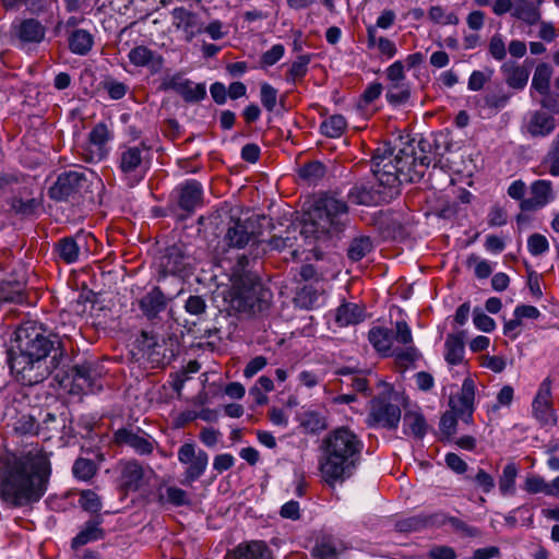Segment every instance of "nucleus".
Listing matches in <instances>:
<instances>
[{"mask_svg":"<svg viewBox=\"0 0 559 559\" xmlns=\"http://www.w3.org/2000/svg\"><path fill=\"white\" fill-rule=\"evenodd\" d=\"M16 350L9 352L8 362L16 381L23 385H35L48 378L63 356L57 335L35 323L27 322L16 331Z\"/></svg>","mask_w":559,"mask_h":559,"instance_id":"obj_1","label":"nucleus"},{"mask_svg":"<svg viewBox=\"0 0 559 559\" xmlns=\"http://www.w3.org/2000/svg\"><path fill=\"white\" fill-rule=\"evenodd\" d=\"M433 159L431 143L424 139L405 143L397 153L389 143H383L373 152L371 170L378 180V187L397 195L399 186L419 181Z\"/></svg>","mask_w":559,"mask_h":559,"instance_id":"obj_2","label":"nucleus"},{"mask_svg":"<svg viewBox=\"0 0 559 559\" xmlns=\"http://www.w3.org/2000/svg\"><path fill=\"white\" fill-rule=\"evenodd\" d=\"M51 468L46 453L31 450L9 459L1 471L0 496L13 507L41 499L47 491Z\"/></svg>","mask_w":559,"mask_h":559,"instance_id":"obj_3","label":"nucleus"},{"mask_svg":"<svg viewBox=\"0 0 559 559\" xmlns=\"http://www.w3.org/2000/svg\"><path fill=\"white\" fill-rule=\"evenodd\" d=\"M362 449L360 438L347 427L330 431L322 440L320 471L324 480L332 485L349 478L359 463Z\"/></svg>","mask_w":559,"mask_h":559,"instance_id":"obj_4","label":"nucleus"},{"mask_svg":"<svg viewBox=\"0 0 559 559\" xmlns=\"http://www.w3.org/2000/svg\"><path fill=\"white\" fill-rule=\"evenodd\" d=\"M248 264L247 255L238 257L231 273L233 285L224 299L235 312L253 314L267 307L269 292L262 288L257 275L247 270Z\"/></svg>","mask_w":559,"mask_h":559,"instance_id":"obj_5","label":"nucleus"},{"mask_svg":"<svg viewBox=\"0 0 559 559\" xmlns=\"http://www.w3.org/2000/svg\"><path fill=\"white\" fill-rule=\"evenodd\" d=\"M348 217L346 202L334 194L320 195L307 213L301 234L321 239L343 230Z\"/></svg>","mask_w":559,"mask_h":559,"instance_id":"obj_6","label":"nucleus"},{"mask_svg":"<svg viewBox=\"0 0 559 559\" xmlns=\"http://www.w3.org/2000/svg\"><path fill=\"white\" fill-rule=\"evenodd\" d=\"M151 163V150L144 142L121 144L117 152V167L127 178L140 181Z\"/></svg>","mask_w":559,"mask_h":559,"instance_id":"obj_7","label":"nucleus"},{"mask_svg":"<svg viewBox=\"0 0 559 559\" xmlns=\"http://www.w3.org/2000/svg\"><path fill=\"white\" fill-rule=\"evenodd\" d=\"M88 187L87 169L80 167L60 174L49 190V195L56 201L75 199Z\"/></svg>","mask_w":559,"mask_h":559,"instance_id":"obj_8","label":"nucleus"},{"mask_svg":"<svg viewBox=\"0 0 559 559\" xmlns=\"http://www.w3.org/2000/svg\"><path fill=\"white\" fill-rule=\"evenodd\" d=\"M177 455L178 461L187 466L181 484L191 486L206 471L209 454L204 450L198 449L194 443L187 442L178 449Z\"/></svg>","mask_w":559,"mask_h":559,"instance_id":"obj_9","label":"nucleus"},{"mask_svg":"<svg viewBox=\"0 0 559 559\" xmlns=\"http://www.w3.org/2000/svg\"><path fill=\"white\" fill-rule=\"evenodd\" d=\"M401 420V409L386 397H376L371 402L367 424L370 427L396 429Z\"/></svg>","mask_w":559,"mask_h":559,"instance_id":"obj_10","label":"nucleus"},{"mask_svg":"<svg viewBox=\"0 0 559 559\" xmlns=\"http://www.w3.org/2000/svg\"><path fill=\"white\" fill-rule=\"evenodd\" d=\"M112 133L104 122L96 123L88 133L87 143L84 146V159L88 163H98L105 159L109 153L108 143Z\"/></svg>","mask_w":559,"mask_h":559,"instance_id":"obj_11","label":"nucleus"},{"mask_svg":"<svg viewBox=\"0 0 559 559\" xmlns=\"http://www.w3.org/2000/svg\"><path fill=\"white\" fill-rule=\"evenodd\" d=\"M72 390L83 394L96 393L103 389L100 371L92 362L76 364L71 368Z\"/></svg>","mask_w":559,"mask_h":559,"instance_id":"obj_12","label":"nucleus"},{"mask_svg":"<svg viewBox=\"0 0 559 559\" xmlns=\"http://www.w3.org/2000/svg\"><path fill=\"white\" fill-rule=\"evenodd\" d=\"M257 240L255 221L252 217L240 219L231 218L224 236L229 248L242 249L249 242Z\"/></svg>","mask_w":559,"mask_h":559,"instance_id":"obj_13","label":"nucleus"},{"mask_svg":"<svg viewBox=\"0 0 559 559\" xmlns=\"http://www.w3.org/2000/svg\"><path fill=\"white\" fill-rule=\"evenodd\" d=\"M11 33L21 47H26L44 41L47 27L37 19L27 17L13 23Z\"/></svg>","mask_w":559,"mask_h":559,"instance_id":"obj_14","label":"nucleus"},{"mask_svg":"<svg viewBox=\"0 0 559 559\" xmlns=\"http://www.w3.org/2000/svg\"><path fill=\"white\" fill-rule=\"evenodd\" d=\"M475 390V382L471 378H466L460 393L450 396L449 400L450 411L465 423H471L473 419Z\"/></svg>","mask_w":559,"mask_h":559,"instance_id":"obj_15","label":"nucleus"},{"mask_svg":"<svg viewBox=\"0 0 559 559\" xmlns=\"http://www.w3.org/2000/svg\"><path fill=\"white\" fill-rule=\"evenodd\" d=\"M534 417L543 425H557V415L551 406V382L545 379L532 403Z\"/></svg>","mask_w":559,"mask_h":559,"instance_id":"obj_16","label":"nucleus"},{"mask_svg":"<svg viewBox=\"0 0 559 559\" xmlns=\"http://www.w3.org/2000/svg\"><path fill=\"white\" fill-rule=\"evenodd\" d=\"M395 195L388 189L379 187L376 189L374 186L368 183L355 185L348 192V199L352 203L358 205H372L380 202H389Z\"/></svg>","mask_w":559,"mask_h":559,"instance_id":"obj_17","label":"nucleus"},{"mask_svg":"<svg viewBox=\"0 0 559 559\" xmlns=\"http://www.w3.org/2000/svg\"><path fill=\"white\" fill-rule=\"evenodd\" d=\"M531 197L520 202L523 212H533L546 206L555 199L552 182L550 180H535L531 187Z\"/></svg>","mask_w":559,"mask_h":559,"instance_id":"obj_18","label":"nucleus"},{"mask_svg":"<svg viewBox=\"0 0 559 559\" xmlns=\"http://www.w3.org/2000/svg\"><path fill=\"white\" fill-rule=\"evenodd\" d=\"M173 25L183 32L187 41H191L198 34L203 32V25L199 15L183 7L171 11Z\"/></svg>","mask_w":559,"mask_h":559,"instance_id":"obj_19","label":"nucleus"},{"mask_svg":"<svg viewBox=\"0 0 559 559\" xmlns=\"http://www.w3.org/2000/svg\"><path fill=\"white\" fill-rule=\"evenodd\" d=\"M128 58L133 66L147 68L152 73L159 72L164 64L162 55L144 45L133 47L129 51Z\"/></svg>","mask_w":559,"mask_h":559,"instance_id":"obj_20","label":"nucleus"},{"mask_svg":"<svg viewBox=\"0 0 559 559\" xmlns=\"http://www.w3.org/2000/svg\"><path fill=\"white\" fill-rule=\"evenodd\" d=\"M178 205L181 210L192 213L202 205L203 189L197 180H187L178 188Z\"/></svg>","mask_w":559,"mask_h":559,"instance_id":"obj_21","label":"nucleus"},{"mask_svg":"<svg viewBox=\"0 0 559 559\" xmlns=\"http://www.w3.org/2000/svg\"><path fill=\"white\" fill-rule=\"evenodd\" d=\"M115 442L119 445L126 444L132 448L138 454L146 455L153 451V442L144 435L134 432L131 429L120 428L114 435Z\"/></svg>","mask_w":559,"mask_h":559,"instance_id":"obj_22","label":"nucleus"},{"mask_svg":"<svg viewBox=\"0 0 559 559\" xmlns=\"http://www.w3.org/2000/svg\"><path fill=\"white\" fill-rule=\"evenodd\" d=\"M556 126V119L551 115L535 110L531 114L526 130L533 138H545L555 131Z\"/></svg>","mask_w":559,"mask_h":559,"instance_id":"obj_23","label":"nucleus"},{"mask_svg":"<svg viewBox=\"0 0 559 559\" xmlns=\"http://www.w3.org/2000/svg\"><path fill=\"white\" fill-rule=\"evenodd\" d=\"M428 430L426 418L419 408L408 409L403 416V432L408 437L423 439Z\"/></svg>","mask_w":559,"mask_h":559,"instance_id":"obj_24","label":"nucleus"},{"mask_svg":"<svg viewBox=\"0 0 559 559\" xmlns=\"http://www.w3.org/2000/svg\"><path fill=\"white\" fill-rule=\"evenodd\" d=\"M501 73L508 86L514 90H523L530 78V70L514 61L504 62L501 66Z\"/></svg>","mask_w":559,"mask_h":559,"instance_id":"obj_25","label":"nucleus"},{"mask_svg":"<svg viewBox=\"0 0 559 559\" xmlns=\"http://www.w3.org/2000/svg\"><path fill=\"white\" fill-rule=\"evenodd\" d=\"M139 307L148 319H155L166 307V300L159 287H154L139 299Z\"/></svg>","mask_w":559,"mask_h":559,"instance_id":"obj_26","label":"nucleus"},{"mask_svg":"<svg viewBox=\"0 0 559 559\" xmlns=\"http://www.w3.org/2000/svg\"><path fill=\"white\" fill-rule=\"evenodd\" d=\"M444 348V359L449 365L462 364L465 353L463 333L449 334L445 338Z\"/></svg>","mask_w":559,"mask_h":559,"instance_id":"obj_27","label":"nucleus"},{"mask_svg":"<svg viewBox=\"0 0 559 559\" xmlns=\"http://www.w3.org/2000/svg\"><path fill=\"white\" fill-rule=\"evenodd\" d=\"M105 537V531L100 526V521H87L81 531L71 542V547L78 549L91 542H96Z\"/></svg>","mask_w":559,"mask_h":559,"instance_id":"obj_28","label":"nucleus"},{"mask_svg":"<svg viewBox=\"0 0 559 559\" xmlns=\"http://www.w3.org/2000/svg\"><path fill=\"white\" fill-rule=\"evenodd\" d=\"M156 501L160 506L166 503L175 507L190 504V499L187 491L176 486L160 485L156 491Z\"/></svg>","mask_w":559,"mask_h":559,"instance_id":"obj_29","label":"nucleus"},{"mask_svg":"<svg viewBox=\"0 0 559 559\" xmlns=\"http://www.w3.org/2000/svg\"><path fill=\"white\" fill-rule=\"evenodd\" d=\"M543 0H515L513 16L530 24H536L540 19L539 5Z\"/></svg>","mask_w":559,"mask_h":559,"instance_id":"obj_30","label":"nucleus"},{"mask_svg":"<svg viewBox=\"0 0 559 559\" xmlns=\"http://www.w3.org/2000/svg\"><path fill=\"white\" fill-rule=\"evenodd\" d=\"M366 318L365 309L354 302H346L336 309L335 321L340 326L358 324Z\"/></svg>","mask_w":559,"mask_h":559,"instance_id":"obj_31","label":"nucleus"},{"mask_svg":"<svg viewBox=\"0 0 559 559\" xmlns=\"http://www.w3.org/2000/svg\"><path fill=\"white\" fill-rule=\"evenodd\" d=\"M144 476L143 467L136 461H128L121 467V484L128 490H138Z\"/></svg>","mask_w":559,"mask_h":559,"instance_id":"obj_32","label":"nucleus"},{"mask_svg":"<svg viewBox=\"0 0 559 559\" xmlns=\"http://www.w3.org/2000/svg\"><path fill=\"white\" fill-rule=\"evenodd\" d=\"M235 559H272L269 547L263 542L241 544L235 549Z\"/></svg>","mask_w":559,"mask_h":559,"instance_id":"obj_33","label":"nucleus"},{"mask_svg":"<svg viewBox=\"0 0 559 559\" xmlns=\"http://www.w3.org/2000/svg\"><path fill=\"white\" fill-rule=\"evenodd\" d=\"M163 265L167 272L173 274H180L186 271L189 263L188 258L185 255L181 248L178 246H173L167 249Z\"/></svg>","mask_w":559,"mask_h":559,"instance_id":"obj_34","label":"nucleus"},{"mask_svg":"<svg viewBox=\"0 0 559 559\" xmlns=\"http://www.w3.org/2000/svg\"><path fill=\"white\" fill-rule=\"evenodd\" d=\"M368 340L372 347L383 356H389L392 350L391 332L382 326H374L368 332Z\"/></svg>","mask_w":559,"mask_h":559,"instance_id":"obj_35","label":"nucleus"},{"mask_svg":"<svg viewBox=\"0 0 559 559\" xmlns=\"http://www.w3.org/2000/svg\"><path fill=\"white\" fill-rule=\"evenodd\" d=\"M440 514H418L407 518L397 523V528L401 532H416L425 527H430L439 524Z\"/></svg>","mask_w":559,"mask_h":559,"instance_id":"obj_36","label":"nucleus"},{"mask_svg":"<svg viewBox=\"0 0 559 559\" xmlns=\"http://www.w3.org/2000/svg\"><path fill=\"white\" fill-rule=\"evenodd\" d=\"M311 59V53L298 55L297 58L289 64V68L285 74L286 82L292 84L301 82L308 73V66Z\"/></svg>","mask_w":559,"mask_h":559,"instance_id":"obj_37","label":"nucleus"},{"mask_svg":"<svg viewBox=\"0 0 559 559\" xmlns=\"http://www.w3.org/2000/svg\"><path fill=\"white\" fill-rule=\"evenodd\" d=\"M93 44L94 39L92 34L85 29H75L69 37V48L75 55H87Z\"/></svg>","mask_w":559,"mask_h":559,"instance_id":"obj_38","label":"nucleus"},{"mask_svg":"<svg viewBox=\"0 0 559 559\" xmlns=\"http://www.w3.org/2000/svg\"><path fill=\"white\" fill-rule=\"evenodd\" d=\"M551 76L552 68L548 63H539L534 71L531 88L538 94H547Z\"/></svg>","mask_w":559,"mask_h":559,"instance_id":"obj_39","label":"nucleus"},{"mask_svg":"<svg viewBox=\"0 0 559 559\" xmlns=\"http://www.w3.org/2000/svg\"><path fill=\"white\" fill-rule=\"evenodd\" d=\"M519 474V467L515 463H508L499 477V490L502 496H513L515 493V479Z\"/></svg>","mask_w":559,"mask_h":559,"instance_id":"obj_40","label":"nucleus"},{"mask_svg":"<svg viewBox=\"0 0 559 559\" xmlns=\"http://www.w3.org/2000/svg\"><path fill=\"white\" fill-rule=\"evenodd\" d=\"M347 122L342 115H333L321 122L322 134L329 138H340L346 130Z\"/></svg>","mask_w":559,"mask_h":559,"instance_id":"obj_41","label":"nucleus"},{"mask_svg":"<svg viewBox=\"0 0 559 559\" xmlns=\"http://www.w3.org/2000/svg\"><path fill=\"white\" fill-rule=\"evenodd\" d=\"M56 250L66 263L71 264L78 261L80 254V247L76 240L72 237H64L59 240Z\"/></svg>","mask_w":559,"mask_h":559,"instance_id":"obj_42","label":"nucleus"},{"mask_svg":"<svg viewBox=\"0 0 559 559\" xmlns=\"http://www.w3.org/2000/svg\"><path fill=\"white\" fill-rule=\"evenodd\" d=\"M373 246L372 241L367 236H359L354 238L347 249V257L352 261H359L371 252Z\"/></svg>","mask_w":559,"mask_h":559,"instance_id":"obj_43","label":"nucleus"},{"mask_svg":"<svg viewBox=\"0 0 559 559\" xmlns=\"http://www.w3.org/2000/svg\"><path fill=\"white\" fill-rule=\"evenodd\" d=\"M385 97L391 105L405 104L411 97V87L407 82L390 83Z\"/></svg>","mask_w":559,"mask_h":559,"instance_id":"obj_44","label":"nucleus"},{"mask_svg":"<svg viewBox=\"0 0 559 559\" xmlns=\"http://www.w3.org/2000/svg\"><path fill=\"white\" fill-rule=\"evenodd\" d=\"M447 523L450 524L452 526V528L457 534H460L462 537L473 538V537H477L480 535V531L477 527L468 525L461 519L455 518V516H445L443 514H440L438 525H443Z\"/></svg>","mask_w":559,"mask_h":559,"instance_id":"obj_45","label":"nucleus"},{"mask_svg":"<svg viewBox=\"0 0 559 559\" xmlns=\"http://www.w3.org/2000/svg\"><path fill=\"white\" fill-rule=\"evenodd\" d=\"M389 356H393L395 358V362L401 368L411 367L418 358L419 352L415 346H407L406 348H394L390 352Z\"/></svg>","mask_w":559,"mask_h":559,"instance_id":"obj_46","label":"nucleus"},{"mask_svg":"<svg viewBox=\"0 0 559 559\" xmlns=\"http://www.w3.org/2000/svg\"><path fill=\"white\" fill-rule=\"evenodd\" d=\"M326 171L325 165L319 160L305 164L299 168V177L310 183L317 182L324 177Z\"/></svg>","mask_w":559,"mask_h":559,"instance_id":"obj_47","label":"nucleus"},{"mask_svg":"<svg viewBox=\"0 0 559 559\" xmlns=\"http://www.w3.org/2000/svg\"><path fill=\"white\" fill-rule=\"evenodd\" d=\"M97 472V466L93 460L79 457L72 466V473L80 480H90Z\"/></svg>","mask_w":559,"mask_h":559,"instance_id":"obj_48","label":"nucleus"},{"mask_svg":"<svg viewBox=\"0 0 559 559\" xmlns=\"http://www.w3.org/2000/svg\"><path fill=\"white\" fill-rule=\"evenodd\" d=\"M285 234V236H282L283 247H286V249L289 250L292 258L295 259L299 254L300 246L297 243L299 236L304 237L305 239L310 238L311 236H306L305 234H301V228L298 229V227L295 225L289 226L286 229Z\"/></svg>","mask_w":559,"mask_h":559,"instance_id":"obj_49","label":"nucleus"},{"mask_svg":"<svg viewBox=\"0 0 559 559\" xmlns=\"http://www.w3.org/2000/svg\"><path fill=\"white\" fill-rule=\"evenodd\" d=\"M312 554L320 559H333L336 556V545L332 537L319 538L313 547Z\"/></svg>","mask_w":559,"mask_h":559,"instance_id":"obj_50","label":"nucleus"},{"mask_svg":"<svg viewBox=\"0 0 559 559\" xmlns=\"http://www.w3.org/2000/svg\"><path fill=\"white\" fill-rule=\"evenodd\" d=\"M185 102L187 103H195L202 100L206 96L205 84L198 83L194 84L190 80H187L183 85V90L179 94Z\"/></svg>","mask_w":559,"mask_h":559,"instance_id":"obj_51","label":"nucleus"},{"mask_svg":"<svg viewBox=\"0 0 559 559\" xmlns=\"http://www.w3.org/2000/svg\"><path fill=\"white\" fill-rule=\"evenodd\" d=\"M147 346L151 348L147 354L148 358L151 359L152 362H154L156 365L168 364L170 361V359L174 357L173 350H170V349L168 350L165 347L164 341H163V343H158V342H153L152 344L148 343Z\"/></svg>","mask_w":559,"mask_h":559,"instance_id":"obj_52","label":"nucleus"},{"mask_svg":"<svg viewBox=\"0 0 559 559\" xmlns=\"http://www.w3.org/2000/svg\"><path fill=\"white\" fill-rule=\"evenodd\" d=\"M285 53V48L282 44L273 45L269 50L260 57V68H267L278 62Z\"/></svg>","mask_w":559,"mask_h":559,"instance_id":"obj_53","label":"nucleus"},{"mask_svg":"<svg viewBox=\"0 0 559 559\" xmlns=\"http://www.w3.org/2000/svg\"><path fill=\"white\" fill-rule=\"evenodd\" d=\"M428 14L430 20L438 24L455 25L459 23V17L453 12L447 13L439 5L431 7Z\"/></svg>","mask_w":559,"mask_h":559,"instance_id":"obj_54","label":"nucleus"},{"mask_svg":"<svg viewBox=\"0 0 559 559\" xmlns=\"http://www.w3.org/2000/svg\"><path fill=\"white\" fill-rule=\"evenodd\" d=\"M14 429L21 435H38L39 424H37L35 417L23 415L16 420Z\"/></svg>","mask_w":559,"mask_h":559,"instance_id":"obj_55","label":"nucleus"},{"mask_svg":"<svg viewBox=\"0 0 559 559\" xmlns=\"http://www.w3.org/2000/svg\"><path fill=\"white\" fill-rule=\"evenodd\" d=\"M79 502L85 511L92 513H97L102 509L99 497L92 490H83L80 495Z\"/></svg>","mask_w":559,"mask_h":559,"instance_id":"obj_56","label":"nucleus"},{"mask_svg":"<svg viewBox=\"0 0 559 559\" xmlns=\"http://www.w3.org/2000/svg\"><path fill=\"white\" fill-rule=\"evenodd\" d=\"M260 98L263 107L267 111H273L277 102V90L264 82L261 84Z\"/></svg>","mask_w":559,"mask_h":559,"instance_id":"obj_57","label":"nucleus"},{"mask_svg":"<svg viewBox=\"0 0 559 559\" xmlns=\"http://www.w3.org/2000/svg\"><path fill=\"white\" fill-rule=\"evenodd\" d=\"M527 249L532 255H540L548 251L549 242L542 234H533L527 239Z\"/></svg>","mask_w":559,"mask_h":559,"instance_id":"obj_58","label":"nucleus"},{"mask_svg":"<svg viewBox=\"0 0 559 559\" xmlns=\"http://www.w3.org/2000/svg\"><path fill=\"white\" fill-rule=\"evenodd\" d=\"M39 205H40V202L37 199H35V198H32V199H28V200H23V199L14 198L12 200V203H11V207L16 213L22 214V215H32V214H34Z\"/></svg>","mask_w":559,"mask_h":559,"instance_id":"obj_59","label":"nucleus"},{"mask_svg":"<svg viewBox=\"0 0 559 559\" xmlns=\"http://www.w3.org/2000/svg\"><path fill=\"white\" fill-rule=\"evenodd\" d=\"M206 308H207V306H206L204 298L201 296H198V295L189 296V298L186 300V304H185L186 311L188 313H190L192 316H197V317L205 313Z\"/></svg>","mask_w":559,"mask_h":559,"instance_id":"obj_60","label":"nucleus"},{"mask_svg":"<svg viewBox=\"0 0 559 559\" xmlns=\"http://www.w3.org/2000/svg\"><path fill=\"white\" fill-rule=\"evenodd\" d=\"M457 415L454 414L452 411H447L440 419V431L447 436L451 437L456 431L457 426Z\"/></svg>","mask_w":559,"mask_h":559,"instance_id":"obj_61","label":"nucleus"},{"mask_svg":"<svg viewBox=\"0 0 559 559\" xmlns=\"http://www.w3.org/2000/svg\"><path fill=\"white\" fill-rule=\"evenodd\" d=\"M548 483L538 475H531L526 477L524 483V490L528 493H539L543 492L547 495Z\"/></svg>","mask_w":559,"mask_h":559,"instance_id":"obj_62","label":"nucleus"},{"mask_svg":"<svg viewBox=\"0 0 559 559\" xmlns=\"http://www.w3.org/2000/svg\"><path fill=\"white\" fill-rule=\"evenodd\" d=\"M489 53L498 61H501L507 56L506 45L500 34H495L489 41Z\"/></svg>","mask_w":559,"mask_h":559,"instance_id":"obj_63","label":"nucleus"},{"mask_svg":"<svg viewBox=\"0 0 559 559\" xmlns=\"http://www.w3.org/2000/svg\"><path fill=\"white\" fill-rule=\"evenodd\" d=\"M428 557L430 559H455L456 554L450 546L436 545L429 549Z\"/></svg>","mask_w":559,"mask_h":559,"instance_id":"obj_64","label":"nucleus"}]
</instances>
